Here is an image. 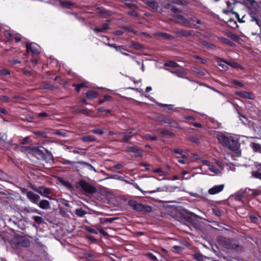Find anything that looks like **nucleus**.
<instances>
[{"mask_svg": "<svg viewBox=\"0 0 261 261\" xmlns=\"http://www.w3.org/2000/svg\"><path fill=\"white\" fill-rule=\"evenodd\" d=\"M215 137L219 142L224 147L233 151H237L239 150L240 143L238 140L233 137L226 136L221 132L217 133Z\"/></svg>", "mask_w": 261, "mask_h": 261, "instance_id": "f257e3e1", "label": "nucleus"}, {"mask_svg": "<svg viewBox=\"0 0 261 261\" xmlns=\"http://www.w3.org/2000/svg\"><path fill=\"white\" fill-rule=\"evenodd\" d=\"M98 103L99 105H104V106L98 108L97 110L98 112L110 113L112 112L111 109L114 107L115 105V101L113 97L109 95H105L103 98L99 99Z\"/></svg>", "mask_w": 261, "mask_h": 261, "instance_id": "f03ea898", "label": "nucleus"}, {"mask_svg": "<svg viewBox=\"0 0 261 261\" xmlns=\"http://www.w3.org/2000/svg\"><path fill=\"white\" fill-rule=\"evenodd\" d=\"M128 204L133 210L138 212L146 213L152 211V207L150 206L143 204L136 200H129L128 201Z\"/></svg>", "mask_w": 261, "mask_h": 261, "instance_id": "7ed1b4c3", "label": "nucleus"}, {"mask_svg": "<svg viewBox=\"0 0 261 261\" xmlns=\"http://www.w3.org/2000/svg\"><path fill=\"white\" fill-rule=\"evenodd\" d=\"M78 185L86 195L93 194L97 192V189L95 187L84 180H80Z\"/></svg>", "mask_w": 261, "mask_h": 261, "instance_id": "20e7f679", "label": "nucleus"}, {"mask_svg": "<svg viewBox=\"0 0 261 261\" xmlns=\"http://www.w3.org/2000/svg\"><path fill=\"white\" fill-rule=\"evenodd\" d=\"M175 18L178 19L181 21V24L186 28H190L192 27L191 22H189V18L185 17L181 14H176Z\"/></svg>", "mask_w": 261, "mask_h": 261, "instance_id": "39448f33", "label": "nucleus"}, {"mask_svg": "<svg viewBox=\"0 0 261 261\" xmlns=\"http://www.w3.org/2000/svg\"><path fill=\"white\" fill-rule=\"evenodd\" d=\"M230 239L225 238L223 236H218L217 237V241L219 244L223 247L227 249L230 243Z\"/></svg>", "mask_w": 261, "mask_h": 261, "instance_id": "423d86ee", "label": "nucleus"}, {"mask_svg": "<svg viewBox=\"0 0 261 261\" xmlns=\"http://www.w3.org/2000/svg\"><path fill=\"white\" fill-rule=\"evenodd\" d=\"M25 46L27 53L31 51L33 55H37L39 54L40 52L34 43H29V42H27L25 44Z\"/></svg>", "mask_w": 261, "mask_h": 261, "instance_id": "0eeeda50", "label": "nucleus"}, {"mask_svg": "<svg viewBox=\"0 0 261 261\" xmlns=\"http://www.w3.org/2000/svg\"><path fill=\"white\" fill-rule=\"evenodd\" d=\"M236 94L243 98L253 100L255 98V96L252 93L245 91L236 92Z\"/></svg>", "mask_w": 261, "mask_h": 261, "instance_id": "6e6552de", "label": "nucleus"}, {"mask_svg": "<svg viewBox=\"0 0 261 261\" xmlns=\"http://www.w3.org/2000/svg\"><path fill=\"white\" fill-rule=\"evenodd\" d=\"M193 31L180 30L176 31L175 34L177 37H188L192 35Z\"/></svg>", "mask_w": 261, "mask_h": 261, "instance_id": "1a4fd4ad", "label": "nucleus"}, {"mask_svg": "<svg viewBox=\"0 0 261 261\" xmlns=\"http://www.w3.org/2000/svg\"><path fill=\"white\" fill-rule=\"evenodd\" d=\"M160 106L161 107L164 108V110L167 112H169V111H171L172 112H176V113H181L179 111V108L177 107H175L174 105H165V104H160Z\"/></svg>", "mask_w": 261, "mask_h": 261, "instance_id": "9d476101", "label": "nucleus"}, {"mask_svg": "<svg viewBox=\"0 0 261 261\" xmlns=\"http://www.w3.org/2000/svg\"><path fill=\"white\" fill-rule=\"evenodd\" d=\"M107 23L103 24L101 25V28H95L93 31L95 33H105L109 29V22H111L110 20H107Z\"/></svg>", "mask_w": 261, "mask_h": 261, "instance_id": "9b49d317", "label": "nucleus"}, {"mask_svg": "<svg viewBox=\"0 0 261 261\" xmlns=\"http://www.w3.org/2000/svg\"><path fill=\"white\" fill-rule=\"evenodd\" d=\"M227 249H232L234 251H242L243 250V247L238 242L230 240Z\"/></svg>", "mask_w": 261, "mask_h": 261, "instance_id": "f8f14e48", "label": "nucleus"}, {"mask_svg": "<svg viewBox=\"0 0 261 261\" xmlns=\"http://www.w3.org/2000/svg\"><path fill=\"white\" fill-rule=\"evenodd\" d=\"M167 70L169 71L170 72L174 74H175L179 77L182 78L185 76L187 75V72L183 69L171 70L169 69H167Z\"/></svg>", "mask_w": 261, "mask_h": 261, "instance_id": "ddd939ff", "label": "nucleus"}, {"mask_svg": "<svg viewBox=\"0 0 261 261\" xmlns=\"http://www.w3.org/2000/svg\"><path fill=\"white\" fill-rule=\"evenodd\" d=\"M27 197L31 202L35 204H38L40 200V196L32 191H30Z\"/></svg>", "mask_w": 261, "mask_h": 261, "instance_id": "4468645a", "label": "nucleus"}, {"mask_svg": "<svg viewBox=\"0 0 261 261\" xmlns=\"http://www.w3.org/2000/svg\"><path fill=\"white\" fill-rule=\"evenodd\" d=\"M224 187V185L215 186L214 187L208 190V193L211 195H214L218 193L223 190Z\"/></svg>", "mask_w": 261, "mask_h": 261, "instance_id": "2eb2a0df", "label": "nucleus"}, {"mask_svg": "<svg viewBox=\"0 0 261 261\" xmlns=\"http://www.w3.org/2000/svg\"><path fill=\"white\" fill-rule=\"evenodd\" d=\"M115 135H118L119 137H122V140L120 141L128 143L130 139L133 136L132 135H126L124 133L118 132L115 133Z\"/></svg>", "mask_w": 261, "mask_h": 261, "instance_id": "dca6fc26", "label": "nucleus"}, {"mask_svg": "<svg viewBox=\"0 0 261 261\" xmlns=\"http://www.w3.org/2000/svg\"><path fill=\"white\" fill-rule=\"evenodd\" d=\"M17 244L23 247H28L30 245V242L28 239L21 236L18 238Z\"/></svg>", "mask_w": 261, "mask_h": 261, "instance_id": "f3484780", "label": "nucleus"}, {"mask_svg": "<svg viewBox=\"0 0 261 261\" xmlns=\"http://www.w3.org/2000/svg\"><path fill=\"white\" fill-rule=\"evenodd\" d=\"M215 59L217 62L218 65L220 67H222L223 69L226 70L228 68L227 66L226 65V64H227V63L223 59L216 56L215 57Z\"/></svg>", "mask_w": 261, "mask_h": 261, "instance_id": "a211bd4d", "label": "nucleus"}, {"mask_svg": "<svg viewBox=\"0 0 261 261\" xmlns=\"http://www.w3.org/2000/svg\"><path fill=\"white\" fill-rule=\"evenodd\" d=\"M201 44L204 47L211 50H215L218 48L217 46L216 45L206 40H202L201 41Z\"/></svg>", "mask_w": 261, "mask_h": 261, "instance_id": "6ab92c4d", "label": "nucleus"}, {"mask_svg": "<svg viewBox=\"0 0 261 261\" xmlns=\"http://www.w3.org/2000/svg\"><path fill=\"white\" fill-rule=\"evenodd\" d=\"M60 5L63 8H69L70 7H76L75 3L69 1H61L60 2Z\"/></svg>", "mask_w": 261, "mask_h": 261, "instance_id": "aec40b11", "label": "nucleus"}, {"mask_svg": "<svg viewBox=\"0 0 261 261\" xmlns=\"http://www.w3.org/2000/svg\"><path fill=\"white\" fill-rule=\"evenodd\" d=\"M190 20L189 22H191L192 25L195 27L196 24H202L204 23L203 21L197 18V17L193 15L192 17L189 18Z\"/></svg>", "mask_w": 261, "mask_h": 261, "instance_id": "412c9836", "label": "nucleus"}, {"mask_svg": "<svg viewBox=\"0 0 261 261\" xmlns=\"http://www.w3.org/2000/svg\"><path fill=\"white\" fill-rule=\"evenodd\" d=\"M39 191L40 192H38V193L43 196H46L47 195L51 193L50 189L48 188L45 187L44 186H40Z\"/></svg>", "mask_w": 261, "mask_h": 261, "instance_id": "4be33fe9", "label": "nucleus"}, {"mask_svg": "<svg viewBox=\"0 0 261 261\" xmlns=\"http://www.w3.org/2000/svg\"><path fill=\"white\" fill-rule=\"evenodd\" d=\"M239 119L245 125H249L251 121L252 117L250 115H239Z\"/></svg>", "mask_w": 261, "mask_h": 261, "instance_id": "5701e85b", "label": "nucleus"}, {"mask_svg": "<svg viewBox=\"0 0 261 261\" xmlns=\"http://www.w3.org/2000/svg\"><path fill=\"white\" fill-rule=\"evenodd\" d=\"M86 97L89 99L96 98L98 96V93L96 91L89 90L85 93Z\"/></svg>", "mask_w": 261, "mask_h": 261, "instance_id": "b1692460", "label": "nucleus"}, {"mask_svg": "<svg viewBox=\"0 0 261 261\" xmlns=\"http://www.w3.org/2000/svg\"><path fill=\"white\" fill-rule=\"evenodd\" d=\"M186 218L188 220L192 221H196L198 219H202L200 216L191 212L187 213Z\"/></svg>", "mask_w": 261, "mask_h": 261, "instance_id": "393cba45", "label": "nucleus"}, {"mask_svg": "<svg viewBox=\"0 0 261 261\" xmlns=\"http://www.w3.org/2000/svg\"><path fill=\"white\" fill-rule=\"evenodd\" d=\"M31 152H32V153H36L39 155H40L43 159L45 160V154L43 152V151L42 150L39 149L37 147H32V149H31Z\"/></svg>", "mask_w": 261, "mask_h": 261, "instance_id": "a878e982", "label": "nucleus"}, {"mask_svg": "<svg viewBox=\"0 0 261 261\" xmlns=\"http://www.w3.org/2000/svg\"><path fill=\"white\" fill-rule=\"evenodd\" d=\"M39 207L42 209L47 210L50 208V203L46 200H42L39 203Z\"/></svg>", "mask_w": 261, "mask_h": 261, "instance_id": "bb28decb", "label": "nucleus"}, {"mask_svg": "<svg viewBox=\"0 0 261 261\" xmlns=\"http://www.w3.org/2000/svg\"><path fill=\"white\" fill-rule=\"evenodd\" d=\"M218 40L221 42L222 43L225 44H226L229 46H231V47H233L235 45V43H233V42L231 41L230 40H229V39H228L227 38H224V37H219L218 38Z\"/></svg>", "mask_w": 261, "mask_h": 261, "instance_id": "cd10ccee", "label": "nucleus"}, {"mask_svg": "<svg viewBox=\"0 0 261 261\" xmlns=\"http://www.w3.org/2000/svg\"><path fill=\"white\" fill-rule=\"evenodd\" d=\"M164 65L165 67H174V68L178 67L179 66V64H177L176 62H175L173 61H171V60H168V61H167L166 62H165L164 63Z\"/></svg>", "mask_w": 261, "mask_h": 261, "instance_id": "c85d7f7f", "label": "nucleus"}, {"mask_svg": "<svg viewBox=\"0 0 261 261\" xmlns=\"http://www.w3.org/2000/svg\"><path fill=\"white\" fill-rule=\"evenodd\" d=\"M158 119L160 122L168 124H171L172 123V121L171 119H170L168 118L165 117L163 115L159 116L158 117Z\"/></svg>", "mask_w": 261, "mask_h": 261, "instance_id": "c756f323", "label": "nucleus"}, {"mask_svg": "<svg viewBox=\"0 0 261 261\" xmlns=\"http://www.w3.org/2000/svg\"><path fill=\"white\" fill-rule=\"evenodd\" d=\"M140 148L137 146H128L126 147V151L139 153Z\"/></svg>", "mask_w": 261, "mask_h": 261, "instance_id": "7c9ffc66", "label": "nucleus"}, {"mask_svg": "<svg viewBox=\"0 0 261 261\" xmlns=\"http://www.w3.org/2000/svg\"><path fill=\"white\" fill-rule=\"evenodd\" d=\"M97 10L99 11V13L100 14H103L106 16H110L111 12L110 11L107 10L105 8L102 7H99L97 8Z\"/></svg>", "mask_w": 261, "mask_h": 261, "instance_id": "2f4dec72", "label": "nucleus"}, {"mask_svg": "<svg viewBox=\"0 0 261 261\" xmlns=\"http://www.w3.org/2000/svg\"><path fill=\"white\" fill-rule=\"evenodd\" d=\"M76 163H77V164L85 165L90 170H93L95 172H97V170L91 164H90L88 163L85 162L84 161H78V162H76Z\"/></svg>", "mask_w": 261, "mask_h": 261, "instance_id": "473e14b6", "label": "nucleus"}, {"mask_svg": "<svg viewBox=\"0 0 261 261\" xmlns=\"http://www.w3.org/2000/svg\"><path fill=\"white\" fill-rule=\"evenodd\" d=\"M82 140L83 142H92L95 140V138L93 136L91 135H86L82 138Z\"/></svg>", "mask_w": 261, "mask_h": 261, "instance_id": "72a5a7b5", "label": "nucleus"}, {"mask_svg": "<svg viewBox=\"0 0 261 261\" xmlns=\"http://www.w3.org/2000/svg\"><path fill=\"white\" fill-rule=\"evenodd\" d=\"M63 163L65 165H68V166L65 167L66 169H71V167H73L75 164H77L75 162H72L66 160H64Z\"/></svg>", "mask_w": 261, "mask_h": 261, "instance_id": "f704fd0d", "label": "nucleus"}, {"mask_svg": "<svg viewBox=\"0 0 261 261\" xmlns=\"http://www.w3.org/2000/svg\"><path fill=\"white\" fill-rule=\"evenodd\" d=\"M72 86L73 87H75L76 91L77 92H79L82 88L85 87V85L84 83H81V84L73 83V84H72Z\"/></svg>", "mask_w": 261, "mask_h": 261, "instance_id": "c9c22d12", "label": "nucleus"}, {"mask_svg": "<svg viewBox=\"0 0 261 261\" xmlns=\"http://www.w3.org/2000/svg\"><path fill=\"white\" fill-rule=\"evenodd\" d=\"M75 214L79 217H83L86 214V212L82 208H78L75 210Z\"/></svg>", "mask_w": 261, "mask_h": 261, "instance_id": "e433bc0d", "label": "nucleus"}, {"mask_svg": "<svg viewBox=\"0 0 261 261\" xmlns=\"http://www.w3.org/2000/svg\"><path fill=\"white\" fill-rule=\"evenodd\" d=\"M193 58L195 59L199 60L201 63L203 64H206L207 63V60L205 58L201 57L198 55H195Z\"/></svg>", "mask_w": 261, "mask_h": 261, "instance_id": "4c0bfd02", "label": "nucleus"}, {"mask_svg": "<svg viewBox=\"0 0 261 261\" xmlns=\"http://www.w3.org/2000/svg\"><path fill=\"white\" fill-rule=\"evenodd\" d=\"M251 147L255 151L261 150V145L259 144L252 142L251 143Z\"/></svg>", "mask_w": 261, "mask_h": 261, "instance_id": "58836bf2", "label": "nucleus"}, {"mask_svg": "<svg viewBox=\"0 0 261 261\" xmlns=\"http://www.w3.org/2000/svg\"><path fill=\"white\" fill-rule=\"evenodd\" d=\"M31 149H32V147L28 146H21L19 148V150L21 152H26L27 151H28L30 153H32V152H31Z\"/></svg>", "mask_w": 261, "mask_h": 261, "instance_id": "ea45409f", "label": "nucleus"}, {"mask_svg": "<svg viewBox=\"0 0 261 261\" xmlns=\"http://www.w3.org/2000/svg\"><path fill=\"white\" fill-rule=\"evenodd\" d=\"M170 11L174 14V17L175 18L176 14H180V10L175 6H172L170 8Z\"/></svg>", "mask_w": 261, "mask_h": 261, "instance_id": "a19ab883", "label": "nucleus"}, {"mask_svg": "<svg viewBox=\"0 0 261 261\" xmlns=\"http://www.w3.org/2000/svg\"><path fill=\"white\" fill-rule=\"evenodd\" d=\"M148 5L152 9H156L158 7V3L155 1L148 2Z\"/></svg>", "mask_w": 261, "mask_h": 261, "instance_id": "79ce46f5", "label": "nucleus"}, {"mask_svg": "<svg viewBox=\"0 0 261 261\" xmlns=\"http://www.w3.org/2000/svg\"><path fill=\"white\" fill-rule=\"evenodd\" d=\"M161 133L163 136H169V137H172L174 135L173 133L169 132V130H168L167 129L162 130V131L161 132Z\"/></svg>", "mask_w": 261, "mask_h": 261, "instance_id": "37998d69", "label": "nucleus"}, {"mask_svg": "<svg viewBox=\"0 0 261 261\" xmlns=\"http://www.w3.org/2000/svg\"><path fill=\"white\" fill-rule=\"evenodd\" d=\"M173 3L181 5H187L188 4L186 0H173Z\"/></svg>", "mask_w": 261, "mask_h": 261, "instance_id": "c03bdc74", "label": "nucleus"}, {"mask_svg": "<svg viewBox=\"0 0 261 261\" xmlns=\"http://www.w3.org/2000/svg\"><path fill=\"white\" fill-rule=\"evenodd\" d=\"M5 37L9 41H11L13 40V35L11 33L8 31L5 32Z\"/></svg>", "mask_w": 261, "mask_h": 261, "instance_id": "a18cd8bd", "label": "nucleus"}, {"mask_svg": "<svg viewBox=\"0 0 261 261\" xmlns=\"http://www.w3.org/2000/svg\"><path fill=\"white\" fill-rule=\"evenodd\" d=\"M0 74L4 76H6L10 74V71L5 68L0 69Z\"/></svg>", "mask_w": 261, "mask_h": 261, "instance_id": "49530a36", "label": "nucleus"}, {"mask_svg": "<svg viewBox=\"0 0 261 261\" xmlns=\"http://www.w3.org/2000/svg\"><path fill=\"white\" fill-rule=\"evenodd\" d=\"M43 88L44 89H45V90H54L55 87L53 85H51V84H49L48 83H46V84H44V85L43 86Z\"/></svg>", "mask_w": 261, "mask_h": 261, "instance_id": "de8ad7c7", "label": "nucleus"}, {"mask_svg": "<svg viewBox=\"0 0 261 261\" xmlns=\"http://www.w3.org/2000/svg\"><path fill=\"white\" fill-rule=\"evenodd\" d=\"M60 181L68 189L72 188V186L68 181L64 180L63 178H60Z\"/></svg>", "mask_w": 261, "mask_h": 261, "instance_id": "09e8293b", "label": "nucleus"}, {"mask_svg": "<svg viewBox=\"0 0 261 261\" xmlns=\"http://www.w3.org/2000/svg\"><path fill=\"white\" fill-rule=\"evenodd\" d=\"M33 218L35 221V222L38 224H40L43 222V219L41 217L34 216Z\"/></svg>", "mask_w": 261, "mask_h": 261, "instance_id": "8fccbe9b", "label": "nucleus"}, {"mask_svg": "<svg viewBox=\"0 0 261 261\" xmlns=\"http://www.w3.org/2000/svg\"><path fill=\"white\" fill-rule=\"evenodd\" d=\"M34 134L37 136H40L42 138L46 137V134L45 132L36 131L34 132Z\"/></svg>", "mask_w": 261, "mask_h": 261, "instance_id": "3c124183", "label": "nucleus"}, {"mask_svg": "<svg viewBox=\"0 0 261 261\" xmlns=\"http://www.w3.org/2000/svg\"><path fill=\"white\" fill-rule=\"evenodd\" d=\"M23 117L21 118V119L29 122H31L34 119V117L32 115H23Z\"/></svg>", "mask_w": 261, "mask_h": 261, "instance_id": "603ef678", "label": "nucleus"}, {"mask_svg": "<svg viewBox=\"0 0 261 261\" xmlns=\"http://www.w3.org/2000/svg\"><path fill=\"white\" fill-rule=\"evenodd\" d=\"M244 197V193H237L234 197V199L238 201H241Z\"/></svg>", "mask_w": 261, "mask_h": 261, "instance_id": "864d4df0", "label": "nucleus"}, {"mask_svg": "<svg viewBox=\"0 0 261 261\" xmlns=\"http://www.w3.org/2000/svg\"><path fill=\"white\" fill-rule=\"evenodd\" d=\"M189 139L192 142L195 143L196 144L200 143L199 139L195 136H190Z\"/></svg>", "mask_w": 261, "mask_h": 261, "instance_id": "5fc2aeb1", "label": "nucleus"}, {"mask_svg": "<svg viewBox=\"0 0 261 261\" xmlns=\"http://www.w3.org/2000/svg\"><path fill=\"white\" fill-rule=\"evenodd\" d=\"M193 257L198 261H201L203 259V255L200 253H195L193 254Z\"/></svg>", "mask_w": 261, "mask_h": 261, "instance_id": "6e6d98bb", "label": "nucleus"}, {"mask_svg": "<svg viewBox=\"0 0 261 261\" xmlns=\"http://www.w3.org/2000/svg\"><path fill=\"white\" fill-rule=\"evenodd\" d=\"M54 134L60 136L65 137L66 135V132L64 131H61L60 130H56L54 133Z\"/></svg>", "mask_w": 261, "mask_h": 261, "instance_id": "4d7b16f0", "label": "nucleus"}, {"mask_svg": "<svg viewBox=\"0 0 261 261\" xmlns=\"http://www.w3.org/2000/svg\"><path fill=\"white\" fill-rule=\"evenodd\" d=\"M160 36L168 40H170L172 39V36L170 34L166 33H161L160 34Z\"/></svg>", "mask_w": 261, "mask_h": 261, "instance_id": "13d9d810", "label": "nucleus"}, {"mask_svg": "<svg viewBox=\"0 0 261 261\" xmlns=\"http://www.w3.org/2000/svg\"><path fill=\"white\" fill-rule=\"evenodd\" d=\"M127 14L131 16L138 17L139 14L135 10H130L127 12Z\"/></svg>", "mask_w": 261, "mask_h": 261, "instance_id": "bf43d9fd", "label": "nucleus"}, {"mask_svg": "<svg viewBox=\"0 0 261 261\" xmlns=\"http://www.w3.org/2000/svg\"><path fill=\"white\" fill-rule=\"evenodd\" d=\"M231 83L233 85H237L240 87H243L244 85L241 82L237 81L236 80H233L231 81Z\"/></svg>", "mask_w": 261, "mask_h": 261, "instance_id": "052dcab7", "label": "nucleus"}, {"mask_svg": "<svg viewBox=\"0 0 261 261\" xmlns=\"http://www.w3.org/2000/svg\"><path fill=\"white\" fill-rule=\"evenodd\" d=\"M229 38H230L233 41L236 42L239 40V37L234 33L231 34V36H229Z\"/></svg>", "mask_w": 261, "mask_h": 261, "instance_id": "680f3d73", "label": "nucleus"}, {"mask_svg": "<svg viewBox=\"0 0 261 261\" xmlns=\"http://www.w3.org/2000/svg\"><path fill=\"white\" fill-rule=\"evenodd\" d=\"M252 175L254 177L261 179V173L260 172H259L257 171H253L252 172Z\"/></svg>", "mask_w": 261, "mask_h": 261, "instance_id": "e2e57ef3", "label": "nucleus"}, {"mask_svg": "<svg viewBox=\"0 0 261 261\" xmlns=\"http://www.w3.org/2000/svg\"><path fill=\"white\" fill-rule=\"evenodd\" d=\"M209 169L216 174H219L220 173V171L215 166H211L209 167Z\"/></svg>", "mask_w": 261, "mask_h": 261, "instance_id": "0e129e2a", "label": "nucleus"}, {"mask_svg": "<svg viewBox=\"0 0 261 261\" xmlns=\"http://www.w3.org/2000/svg\"><path fill=\"white\" fill-rule=\"evenodd\" d=\"M22 71L23 74L27 76H31L33 74V72L31 70H27L24 69H23L22 70Z\"/></svg>", "mask_w": 261, "mask_h": 261, "instance_id": "69168bd1", "label": "nucleus"}, {"mask_svg": "<svg viewBox=\"0 0 261 261\" xmlns=\"http://www.w3.org/2000/svg\"><path fill=\"white\" fill-rule=\"evenodd\" d=\"M213 213L217 217H220L221 216V213L219 209L215 208L213 210Z\"/></svg>", "mask_w": 261, "mask_h": 261, "instance_id": "338daca9", "label": "nucleus"}, {"mask_svg": "<svg viewBox=\"0 0 261 261\" xmlns=\"http://www.w3.org/2000/svg\"><path fill=\"white\" fill-rule=\"evenodd\" d=\"M0 99L1 101L4 102H8L9 101L10 98L7 96L3 95L0 96Z\"/></svg>", "mask_w": 261, "mask_h": 261, "instance_id": "774afa93", "label": "nucleus"}]
</instances>
